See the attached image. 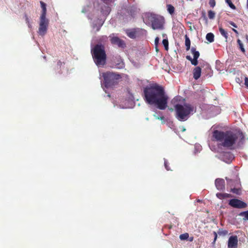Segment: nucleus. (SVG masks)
<instances>
[{"instance_id":"nucleus-20","label":"nucleus","mask_w":248,"mask_h":248,"mask_svg":"<svg viewBox=\"0 0 248 248\" xmlns=\"http://www.w3.org/2000/svg\"><path fill=\"white\" fill-rule=\"evenodd\" d=\"M191 52L193 55V58L198 59L200 56V53L199 51H196L195 47H192L191 49Z\"/></svg>"},{"instance_id":"nucleus-4","label":"nucleus","mask_w":248,"mask_h":248,"mask_svg":"<svg viewBox=\"0 0 248 248\" xmlns=\"http://www.w3.org/2000/svg\"><path fill=\"white\" fill-rule=\"evenodd\" d=\"M144 22L146 25H151L152 28L154 30H162L164 28L165 19L159 15L146 14L145 15Z\"/></svg>"},{"instance_id":"nucleus-25","label":"nucleus","mask_w":248,"mask_h":248,"mask_svg":"<svg viewBox=\"0 0 248 248\" xmlns=\"http://www.w3.org/2000/svg\"><path fill=\"white\" fill-rule=\"evenodd\" d=\"M228 233V231L223 229H219L217 232V234L221 236H225Z\"/></svg>"},{"instance_id":"nucleus-34","label":"nucleus","mask_w":248,"mask_h":248,"mask_svg":"<svg viewBox=\"0 0 248 248\" xmlns=\"http://www.w3.org/2000/svg\"><path fill=\"white\" fill-rule=\"evenodd\" d=\"M209 3L211 7H214L216 5L215 0H210Z\"/></svg>"},{"instance_id":"nucleus-15","label":"nucleus","mask_w":248,"mask_h":248,"mask_svg":"<svg viewBox=\"0 0 248 248\" xmlns=\"http://www.w3.org/2000/svg\"><path fill=\"white\" fill-rule=\"evenodd\" d=\"M40 4L41 5V8L42 9L41 16L46 17V4L43 1H40Z\"/></svg>"},{"instance_id":"nucleus-30","label":"nucleus","mask_w":248,"mask_h":248,"mask_svg":"<svg viewBox=\"0 0 248 248\" xmlns=\"http://www.w3.org/2000/svg\"><path fill=\"white\" fill-rule=\"evenodd\" d=\"M208 16L210 19H214L215 16V13L212 10H209L208 12Z\"/></svg>"},{"instance_id":"nucleus-27","label":"nucleus","mask_w":248,"mask_h":248,"mask_svg":"<svg viewBox=\"0 0 248 248\" xmlns=\"http://www.w3.org/2000/svg\"><path fill=\"white\" fill-rule=\"evenodd\" d=\"M179 238L182 240H185L189 238V234L187 232L180 235Z\"/></svg>"},{"instance_id":"nucleus-23","label":"nucleus","mask_w":248,"mask_h":248,"mask_svg":"<svg viewBox=\"0 0 248 248\" xmlns=\"http://www.w3.org/2000/svg\"><path fill=\"white\" fill-rule=\"evenodd\" d=\"M167 11L170 14L172 15L174 14L175 8L171 4H167Z\"/></svg>"},{"instance_id":"nucleus-44","label":"nucleus","mask_w":248,"mask_h":248,"mask_svg":"<svg viewBox=\"0 0 248 248\" xmlns=\"http://www.w3.org/2000/svg\"><path fill=\"white\" fill-rule=\"evenodd\" d=\"M188 238H189L188 240L190 242H192L193 240V237H191Z\"/></svg>"},{"instance_id":"nucleus-9","label":"nucleus","mask_w":248,"mask_h":248,"mask_svg":"<svg viewBox=\"0 0 248 248\" xmlns=\"http://www.w3.org/2000/svg\"><path fill=\"white\" fill-rule=\"evenodd\" d=\"M238 245V237L236 235H232L229 237L228 241V248H237Z\"/></svg>"},{"instance_id":"nucleus-17","label":"nucleus","mask_w":248,"mask_h":248,"mask_svg":"<svg viewBox=\"0 0 248 248\" xmlns=\"http://www.w3.org/2000/svg\"><path fill=\"white\" fill-rule=\"evenodd\" d=\"M62 62L60 61H58L57 63L56 66L55 67V69L57 71V72L59 74L62 73Z\"/></svg>"},{"instance_id":"nucleus-12","label":"nucleus","mask_w":248,"mask_h":248,"mask_svg":"<svg viewBox=\"0 0 248 248\" xmlns=\"http://www.w3.org/2000/svg\"><path fill=\"white\" fill-rule=\"evenodd\" d=\"M114 67L117 69H122L124 67V63L120 56L116 57V60L114 62Z\"/></svg>"},{"instance_id":"nucleus-29","label":"nucleus","mask_w":248,"mask_h":248,"mask_svg":"<svg viewBox=\"0 0 248 248\" xmlns=\"http://www.w3.org/2000/svg\"><path fill=\"white\" fill-rule=\"evenodd\" d=\"M225 1L229 5L231 8L233 10L236 9L235 6L232 3L231 0H225Z\"/></svg>"},{"instance_id":"nucleus-5","label":"nucleus","mask_w":248,"mask_h":248,"mask_svg":"<svg viewBox=\"0 0 248 248\" xmlns=\"http://www.w3.org/2000/svg\"><path fill=\"white\" fill-rule=\"evenodd\" d=\"M94 62L98 67H103L106 63L107 55L105 47L102 45L97 44L92 50Z\"/></svg>"},{"instance_id":"nucleus-18","label":"nucleus","mask_w":248,"mask_h":248,"mask_svg":"<svg viewBox=\"0 0 248 248\" xmlns=\"http://www.w3.org/2000/svg\"><path fill=\"white\" fill-rule=\"evenodd\" d=\"M185 45L186 46V50L188 51L190 48V40L187 35H185Z\"/></svg>"},{"instance_id":"nucleus-32","label":"nucleus","mask_w":248,"mask_h":248,"mask_svg":"<svg viewBox=\"0 0 248 248\" xmlns=\"http://www.w3.org/2000/svg\"><path fill=\"white\" fill-rule=\"evenodd\" d=\"M231 191L233 193L239 194L240 192V189L239 188H232L231 189Z\"/></svg>"},{"instance_id":"nucleus-22","label":"nucleus","mask_w":248,"mask_h":248,"mask_svg":"<svg viewBox=\"0 0 248 248\" xmlns=\"http://www.w3.org/2000/svg\"><path fill=\"white\" fill-rule=\"evenodd\" d=\"M126 34L129 37L134 39L136 37V31H127Z\"/></svg>"},{"instance_id":"nucleus-38","label":"nucleus","mask_w":248,"mask_h":248,"mask_svg":"<svg viewBox=\"0 0 248 248\" xmlns=\"http://www.w3.org/2000/svg\"><path fill=\"white\" fill-rule=\"evenodd\" d=\"M229 24H230L231 26H233V27L236 28H237V25H236V24L235 23H234L233 22H232V21H229Z\"/></svg>"},{"instance_id":"nucleus-39","label":"nucleus","mask_w":248,"mask_h":248,"mask_svg":"<svg viewBox=\"0 0 248 248\" xmlns=\"http://www.w3.org/2000/svg\"><path fill=\"white\" fill-rule=\"evenodd\" d=\"M154 116L155 117L156 119H158V120H163L164 119V116L158 117V116H156L155 115H154Z\"/></svg>"},{"instance_id":"nucleus-21","label":"nucleus","mask_w":248,"mask_h":248,"mask_svg":"<svg viewBox=\"0 0 248 248\" xmlns=\"http://www.w3.org/2000/svg\"><path fill=\"white\" fill-rule=\"evenodd\" d=\"M219 31L223 37H225V38L227 40L228 38V33L227 31H226L224 29H223L222 27L219 28Z\"/></svg>"},{"instance_id":"nucleus-37","label":"nucleus","mask_w":248,"mask_h":248,"mask_svg":"<svg viewBox=\"0 0 248 248\" xmlns=\"http://www.w3.org/2000/svg\"><path fill=\"white\" fill-rule=\"evenodd\" d=\"M24 17L25 18V21H26V23H29L30 22V19H29L27 14H24Z\"/></svg>"},{"instance_id":"nucleus-46","label":"nucleus","mask_w":248,"mask_h":248,"mask_svg":"<svg viewBox=\"0 0 248 248\" xmlns=\"http://www.w3.org/2000/svg\"><path fill=\"white\" fill-rule=\"evenodd\" d=\"M162 36H163V37H164V38H167V35H166V34H165V33L162 34Z\"/></svg>"},{"instance_id":"nucleus-31","label":"nucleus","mask_w":248,"mask_h":248,"mask_svg":"<svg viewBox=\"0 0 248 248\" xmlns=\"http://www.w3.org/2000/svg\"><path fill=\"white\" fill-rule=\"evenodd\" d=\"M240 216L244 217L245 219L248 220V211L241 212Z\"/></svg>"},{"instance_id":"nucleus-45","label":"nucleus","mask_w":248,"mask_h":248,"mask_svg":"<svg viewBox=\"0 0 248 248\" xmlns=\"http://www.w3.org/2000/svg\"><path fill=\"white\" fill-rule=\"evenodd\" d=\"M27 25H28V26L29 28H31V24L30 22H29V23H27Z\"/></svg>"},{"instance_id":"nucleus-40","label":"nucleus","mask_w":248,"mask_h":248,"mask_svg":"<svg viewBox=\"0 0 248 248\" xmlns=\"http://www.w3.org/2000/svg\"><path fill=\"white\" fill-rule=\"evenodd\" d=\"M245 84L246 86L248 87V78L246 77L245 78Z\"/></svg>"},{"instance_id":"nucleus-26","label":"nucleus","mask_w":248,"mask_h":248,"mask_svg":"<svg viewBox=\"0 0 248 248\" xmlns=\"http://www.w3.org/2000/svg\"><path fill=\"white\" fill-rule=\"evenodd\" d=\"M162 44H163V46H164L165 49L167 51L168 50V49H169V41H168L167 38H164L163 40Z\"/></svg>"},{"instance_id":"nucleus-36","label":"nucleus","mask_w":248,"mask_h":248,"mask_svg":"<svg viewBox=\"0 0 248 248\" xmlns=\"http://www.w3.org/2000/svg\"><path fill=\"white\" fill-rule=\"evenodd\" d=\"M159 38L158 37H156L155 40V46H158V45L159 44Z\"/></svg>"},{"instance_id":"nucleus-43","label":"nucleus","mask_w":248,"mask_h":248,"mask_svg":"<svg viewBox=\"0 0 248 248\" xmlns=\"http://www.w3.org/2000/svg\"><path fill=\"white\" fill-rule=\"evenodd\" d=\"M155 50L156 52L159 51V49L158 48V46H155Z\"/></svg>"},{"instance_id":"nucleus-24","label":"nucleus","mask_w":248,"mask_h":248,"mask_svg":"<svg viewBox=\"0 0 248 248\" xmlns=\"http://www.w3.org/2000/svg\"><path fill=\"white\" fill-rule=\"evenodd\" d=\"M225 157H227L228 158V160H231L233 158V156L232 154H231L230 152H226L224 153L223 154V157L224 158Z\"/></svg>"},{"instance_id":"nucleus-6","label":"nucleus","mask_w":248,"mask_h":248,"mask_svg":"<svg viewBox=\"0 0 248 248\" xmlns=\"http://www.w3.org/2000/svg\"><path fill=\"white\" fill-rule=\"evenodd\" d=\"M101 76L103 78V84L106 88H113L122 78L121 75L110 71L102 73Z\"/></svg>"},{"instance_id":"nucleus-8","label":"nucleus","mask_w":248,"mask_h":248,"mask_svg":"<svg viewBox=\"0 0 248 248\" xmlns=\"http://www.w3.org/2000/svg\"><path fill=\"white\" fill-rule=\"evenodd\" d=\"M229 204L235 208L243 209L247 207V204L245 202L237 199H232L229 201Z\"/></svg>"},{"instance_id":"nucleus-11","label":"nucleus","mask_w":248,"mask_h":248,"mask_svg":"<svg viewBox=\"0 0 248 248\" xmlns=\"http://www.w3.org/2000/svg\"><path fill=\"white\" fill-rule=\"evenodd\" d=\"M216 188L219 190H223L225 189V183L223 179L217 178L215 180Z\"/></svg>"},{"instance_id":"nucleus-47","label":"nucleus","mask_w":248,"mask_h":248,"mask_svg":"<svg viewBox=\"0 0 248 248\" xmlns=\"http://www.w3.org/2000/svg\"><path fill=\"white\" fill-rule=\"evenodd\" d=\"M246 39L247 41V42L248 43V34L246 35Z\"/></svg>"},{"instance_id":"nucleus-13","label":"nucleus","mask_w":248,"mask_h":248,"mask_svg":"<svg viewBox=\"0 0 248 248\" xmlns=\"http://www.w3.org/2000/svg\"><path fill=\"white\" fill-rule=\"evenodd\" d=\"M202 69L199 66L196 67L193 71V78L195 80L198 79L201 75Z\"/></svg>"},{"instance_id":"nucleus-7","label":"nucleus","mask_w":248,"mask_h":248,"mask_svg":"<svg viewBox=\"0 0 248 248\" xmlns=\"http://www.w3.org/2000/svg\"><path fill=\"white\" fill-rule=\"evenodd\" d=\"M48 25V20L46 17L40 16V21L38 30V33L44 36L46 32Z\"/></svg>"},{"instance_id":"nucleus-41","label":"nucleus","mask_w":248,"mask_h":248,"mask_svg":"<svg viewBox=\"0 0 248 248\" xmlns=\"http://www.w3.org/2000/svg\"><path fill=\"white\" fill-rule=\"evenodd\" d=\"M214 234L215 235V238H214V242H215L216 241L217 239V233L216 232H214Z\"/></svg>"},{"instance_id":"nucleus-16","label":"nucleus","mask_w":248,"mask_h":248,"mask_svg":"<svg viewBox=\"0 0 248 248\" xmlns=\"http://www.w3.org/2000/svg\"><path fill=\"white\" fill-rule=\"evenodd\" d=\"M186 59L190 61L191 64L194 66H196L198 64V59H192V58L188 55L186 56Z\"/></svg>"},{"instance_id":"nucleus-3","label":"nucleus","mask_w":248,"mask_h":248,"mask_svg":"<svg viewBox=\"0 0 248 248\" xmlns=\"http://www.w3.org/2000/svg\"><path fill=\"white\" fill-rule=\"evenodd\" d=\"M175 117L180 121L187 120L191 114L196 112L195 108L188 103L184 104H177L174 105Z\"/></svg>"},{"instance_id":"nucleus-19","label":"nucleus","mask_w":248,"mask_h":248,"mask_svg":"<svg viewBox=\"0 0 248 248\" xmlns=\"http://www.w3.org/2000/svg\"><path fill=\"white\" fill-rule=\"evenodd\" d=\"M206 39L210 43L213 42L214 41V35L213 33L210 32L208 33L206 35Z\"/></svg>"},{"instance_id":"nucleus-2","label":"nucleus","mask_w":248,"mask_h":248,"mask_svg":"<svg viewBox=\"0 0 248 248\" xmlns=\"http://www.w3.org/2000/svg\"><path fill=\"white\" fill-rule=\"evenodd\" d=\"M213 137L217 141H221V145L230 149H233V146L237 139L240 138L241 140L244 139L242 132L233 133L230 131L225 132L218 130H215L213 133Z\"/></svg>"},{"instance_id":"nucleus-10","label":"nucleus","mask_w":248,"mask_h":248,"mask_svg":"<svg viewBox=\"0 0 248 248\" xmlns=\"http://www.w3.org/2000/svg\"><path fill=\"white\" fill-rule=\"evenodd\" d=\"M110 42L112 45H117L119 47L124 48L125 47L124 42L118 37L113 36L111 37Z\"/></svg>"},{"instance_id":"nucleus-35","label":"nucleus","mask_w":248,"mask_h":248,"mask_svg":"<svg viewBox=\"0 0 248 248\" xmlns=\"http://www.w3.org/2000/svg\"><path fill=\"white\" fill-rule=\"evenodd\" d=\"M226 180H227L228 185H232V183L233 182L232 180L230 179L228 177H226Z\"/></svg>"},{"instance_id":"nucleus-33","label":"nucleus","mask_w":248,"mask_h":248,"mask_svg":"<svg viewBox=\"0 0 248 248\" xmlns=\"http://www.w3.org/2000/svg\"><path fill=\"white\" fill-rule=\"evenodd\" d=\"M164 166H165V167L166 169L167 170H170V168L169 167V163H168L167 160H166V159H165V160H164Z\"/></svg>"},{"instance_id":"nucleus-1","label":"nucleus","mask_w":248,"mask_h":248,"mask_svg":"<svg viewBox=\"0 0 248 248\" xmlns=\"http://www.w3.org/2000/svg\"><path fill=\"white\" fill-rule=\"evenodd\" d=\"M143 93L144 99L148 104L155 105L161 110L167 108L168 97L162 86L157 84H153L145 88Z\"/></svg>"},{"instance_id":"nucleus-48","label":"nucleus","mask_w":248,"mask_h":248,"mask_svg":"<svg viewBox=\"0 0 248 248\" xmlns=\"http://www.w3.org/2000/svg\"><path fill=\"white\" fill-rule=\"evenodd\" d=\"M186 128H185L184 127H183L182 130V132H184V131H186Z\"/></svg>"},{"instance_id":"nucleus-42","label":"nucleus","mask_w":248,"mask_h":248,"mask_svg":"<svg viewBox=\"0 0 248 248\" xmlns=\"http://www.w3.org/2000/svg\"><path fill=\"white\" fill-rule=\"evenodd\" d=\"M232 31L236 34H238V31L234 29H232Z\"/></svg>"},{"instance_id":"nucleus-14","label":"nucleus","mask_w":248,"mask_h":248,"mask_svg":"<svg viewBox=\"0 0 248 248\" xmlns=\"http://www.w3.org/2000/svg\"><path fill=\"white\" fill-rule=\"evenodd\" d=\"M216 196L220 200H223L232 197V195L230 194L221 193H217L216 194Z\"/></svg>"},{"instance_id":"nucleus-28","label":"nucleus","mask_w":248,"mask_h":248,"mask_svg":"<svg viewBox=\"0 0 248 248\" xmlns=\"http://www.w3.org/2000/svg\"><path fill=\"white\" fill-rule=\"evenodd\" d=\"M237 42L238 43V45L239 46V48L240 49V50L243 52L244 53L245 52V48H244V46H243V43H242V42L241 41V40L240 39H238L237 40Z\"/></svg>"}]
</instances>
